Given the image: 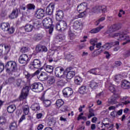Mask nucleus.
<instances>
[{"mask_svg":"<svg viewBox=\"0 0 130 130\" xmlns=\"http://www.w3.org/2000/svg\"><path fill=\"white\" fill-rule=\"evenodd\" d=\"M79 92L80 94H86L88 92V88L86 86H82L79 88Z\"/></svg>","mask_w":130,"mask_h":130,"instance_id":"7c9ffc66","label":"nucleus"},{"mask_svg":"<svg viewBox=\"0 0 130 130\" xmlns=\"http://www.w3.org/2000/svg\"><path fill=\"white\" fill-rule=\"evenodd\" d=\"M89 87L91 88V89H97L98 87V83L94 81H91L89 84Z\"/></svg>","mask_w":130,"mask_h":130,"instance_id":"473e14b6","label":"nucleus"},{"mask_svg":"<svg viewBox=\"0 0 130 130\" xmlns=\"http://www.w3.org/2000/svg\"><path fill=\"white\" fill-rule=\"evenodd\" d=\"M74 82L76 85H81V83L83 82V79L82 77L77 76L75 77Z\"/></svg>","mask_w":130,"mask_h":130,"instance_id":"b1692460","label":"nucleus"},{"mask_svg":"<svg viewBox=\"0 0 130 130\" xmlns=\"http://www.w3.org/2000/svg\"><path fill=\"white\" fill-rule=\"evenodd\" d=\"M111 115L112 117H116L117 116V114L115 111H113L111 113Z\"/></svg>","mask_w":130,"mask_h":130,"instance_id":"680f3d73","label":"nucleus"},{"mask_svg":"<svg viewBox=\"0 0 130 130\" xmlns=\"http://www.w3.org/2000/svg\"><path fill=\"white\" fill-rule=\"evenodd\" d=\"M21 10H23V11H26L25 12L26 14H30L32 10H35V5L29 4L25 7H21Z\"/></svg>","mask_w":130,"mask_h":130,"instance_id":"9d476101","label":"nucleus"},{"mask_svg":"<svg viewBox=\"0 0 130 130\" xmlns=\"http://www.w3.org/2000/svg\"><path fill=\"white\" fill-rule=\"evenodd\" d=\"M103 28H104V26H100L99 27L91 29L90 32L92 34L98 33V32H99V31H100L101 29H103Z\"/></svg>","mask_w":130,"mask_h":130,"instance_id":"72a5a7b5","label":"nucleus"},{"mask_svg":"<svg viewBox=\"0 0 130 130\" xmlns=\"http://www.w3.org/2000/svg\"><path fill=\"white\" fill-rule=\"evenodd\" d=\"M57 41L59 42H60V41H62V40H63V39H64V37H61V36H60L59 37H58L57 38Z\"/></svg>","mask_w":130,"mask_h":130,"instance_id":"69168bd1","label":"nucleus"},{"mask_svg":"<svg viewBox=\"0 0 130 130\" xmlns=\"http://www.w3.org/2000/svg\"><path fill=\"white\" fill-rule=\"evenodd\" d=\"M47 29H49V34H51L52 32L53 31V25H51V26H50L49 28H48Z\"/></svg>","mask_w":130,"mask_h":130,"instance_id":"13d9d810","label":"nucleus"},{"mask_svg":"<svg viewBox=\"0 0 130 130\" xmlns=\"http://www.w3.org/2000/svg\"><path fill=\"white\" fill-rule=\"evenodd\" d=\"M62 93L64 97H66V98H68V97H70L73 93H74V91H73V89L70 87L65 88L62 90Z\"/></svg>","mask_w":130,"mask_h":130,"instance_id":"ddd939ff","label":"nucleus"},{"mask_svg":"<svg viewBox=\"0 0 130 130\" xmlns=\"http://www.w3.org/2000/svg\"><path fill=\"white\" fill-rule=\"evenodd\" d=\"M107 127L108 129L109 130H114L113 129V124H110L109 123H102L101 127L103 128V127Z\"/></svg>","mask_w":130,"mask_h":130,"instance_id":"5701e85b","label":"nucleus"},{"mask_svg":"<svg viewBox=\"0 0 130 130\" xmlns=\"http://www.w3.org/2000/svg\"><path fill=\"white\" fill-rule=\"evenodd\" d=\"M75 75L76 73L75 72V71L72 70H68L67 74V78L68 79V80H71V79H73V78H74Z\"/></svg>","mask_w":130,"mask_h":130,"instance_id":"6ab92c4d","label":"nucleus"},{"mask_svg":"<svg viewBox=\"0 0 130 130\" xmlns=\"http://www.w3.org/2000/svg\"><path fill=\"white\" fill-rule=\"evenodd\" d=\"M22 110L23 112L24 113L25 115H28L29 114V106H28V104H27V101L25 100L22 103Z\"/></svg>","mask_w":130,"mask_h":130,"instance_id":"2eb2a0df","label":"nucleus"},{"mask_svg":"<svg viewBox=\"0 0 130 130\" xmlns=\"http://www.w3.org/2000/svg\"><path fill=\"white\" fill-rule=\"evenodd\" d=\"M28 93H29V86H26L22 89L21 94L20 96V100H25L28 96Z\"/></svg>","mask_w":130,"mask_h":130,"instance_id":"6e6552de","label":"nucleus"},{"mask_svg":"<svg viewBox=\"0 0 130 130\" xmlns=\"http://www.w3.org/2000/svg\"><path fill=\"white\" fill-rule=\"evenodd\" d=\"M52 23H53V18L47 17L43 20V25L46 29L50 28L51 25H52Z\"/></svg>","mask_w":130,"mask_h":130,"instance_id":"0eeeda50","label":"nucleus"},{"mask_svg":"<svg viewBox=\"0 0 130 130\" xmlns=\"http://www.w3.org/2000/svg\"><path fill=\"white\" fill-rule=\"evenodd\" d=\"M30 88L32 91L37 93L43 91V85L41 83H35L30 86Z\"/></svg>","mask_w":130,"mask_h":130,"instance_id":"20e7f679","label":"nucleus"},{"mask_svg":"<svg viewBox=\"0 0 130 130\" xmlns=\"http://www.w3.org/2000/svg\"><path fill=\"white\" fill-rule=\"evenodd\" d=\"M41 67V62L38 59H34L32 62L28 65L30 70H34V69H39Z\"/></svg>","mask_w":130,"mask_h":130,"instance_id":"423d86ee","label":"nucleus"},{"mask_svg":"<svg viewBox=\"0 0 130 130\" xmlns=\"http://www.w3.org/2000/svg\"><path fill=\"white\" fill-rule=\"evenodd\" d=\"M83 115H84V113H80L78 117H77V120H80L81 119H82L83 118Z\"/></svg>","mask_w":130,"mask_h":130,"instance_id":"0e129e2a","label":"nucleus"},{"mask_svg":"<svg viewBox=\"0 0 130 130\" xmlns=\"http://www.w3.org/2000/svg\"><path fill=\"white\" fill-rule=\"evenodd\" d=\"M96 48H102V47H101V45H102V44L101 43H98L95 44Z\"/></svg>","mask_w":130,"mask_h":130,"instance_id":"774afa93","label":"nucleus"},{"mask_svg":"<svg viewBox=\"0 0 130 130\" xmlns=\"http://www.w3.org/2000/svg\"><path fill=\"white\" fill-rule=\"evenodd\" d=\"M125 12L123 11V10H119V13L118 14V17H119V18L121 17L122 15H125Z\"/></svg>","mask_w":130,"mask_h":130,"instance_id":"3c124183","label":"nucleus"},{"mask_svg":"<svg viewBox=\"0 0 130 130\" xmlns=\"http://www.w3.org/2000/svg\"><path fill=\"white\" fill-rule=\"evenodd\" d=\"M69 35L70 38H71V39L73 38V37H75V34H74L73 32V31H71V30L69 31Z\"/></svg>","mask_w":130,"mask_h":130,"instance_id":"052dcab7","label":"nucleus"},{"mask_svg":"<svg viewBox=\"0 0 130 130\" xmlns=\"http://www.w3.org/2000/svg\"><path fill=\"white\" fill-rule=\"evenodd\" d=\"M6 72H16L17 71V63L13 61H9L6 64Z\"/></svg>","mask_w":130,"mask_h":130,"instance_id":"f03ea898","label":"nucleus"},{"mask_svg":"<svg viewBox=\"0 0 130 130\" xmlns=\"http://www.w3.org/2000/svg\"><path fill=\"white\" fill-rule=\"evenodd\" d=\"M34 29V26L31 24H26L24 27V30L26 32H32Z\"/></svg>","mask_w":130,"mask_h":130,"instance_id":"bb28decb","label":"nucleus"},{"mask_svg":"<svg viewBox=\"0 0 130 130\" xmlns=\"http://www.w3.org/2000/svg\"><path fill=\"white\" fill-rule=\"evenodd\" d=\"M86 11V12H89L90 9L88 8V4L86 3H82L77 7V11L78 12H81V11Z\"/></svg>","mask_w":130,"mask_h":130,"instance_id":"1a4fd4ad","label":"nucleus"},{"mask_svg":"<svg viewBox=\"0 0 130 130\" xmlns=\"http://www.w3.org/2000/svg\"><path fill=\"white\" fill-rule=\"evenodd\" d=\"M25 78H26L27 80H31V79H32V75H30L29 73H27V74L25 75Z\"/></svg>","mask_w":130,"mask_h":130,"instance_id":"e2e57ef3","label":"nucleus"},{"mask_svg":"<svg viewBox=\"0 0 130 130\" xmlns=\"http://www.w3.org/2000/svg\"><path fill=\"white\" fill-rule=\"evenodd\" d=\"M63 73H64V69L62 67H57L55 69V75L57 78L62 77Z\"/></svg>","mask_w":130,"mask_h":130,"instance_id":"9b49d317","label":"nucleus"},{"mask_svg":"<svg viewBox=\"0 0 130 130\" xmlns=\"http://www.w3.org/2000/svg\"><path fill=\"white\" fill-rule=\"evenodd\" d=\"M121 80V75H116L114 77V81L115 82H119Z\"/></svg>","mask_w":130,"mask_h":130,"instance_id":"c03bdc74","label":"nucleus"},{"mask_svg":"<svg viewBox=\"0 0 130 130\" xmlns=\"http://www.w3.org/2000/svg\"><path fill=\"white\" fill-rule=\"evenodd\" d=\"M36 117H37V119H41V118H42V117H43V114H42L41 113H38L36 115Z\"/></svg>","mask_w":130,"mask_h":130,"instance_id":"864d4df0","label":"nucleus"},{"mask_svg":"<svg viewBox=\"0 0 130 130\" xmlns=\"http://www.w3.org/2000/svg\"><path fill=\"white\" fill-rule=\"evenodd\" d=\"M102 51H103V49H100L98 50L95 51L93 52L94 56H98V55H99L101 53V52H102Z\"/></svg>","mask_w":130,"mask_h":130,"instance_id":"37998d69","label":"nucleus"},{"mask_svg":"<svg viewBox=\"0 0 130 130\" xmlns=\"http://www.w3.org/2000/svg\"><path fill=\"white\" fill-rule=\"evenodd\" d=\"M41 45H37L36 47V51L37 52H41Z\"/></svg>","mask_w":130,"mask_h":130,"instance_id":"603ef678","label":"nucleus"},{"mask_svg":"<svg viewBox=\"0 0 130 130\" xmlns=\"http://www.w3.org/2000/svg\"><path fill=\"white\" fill-rule=\"evenodd\" d=\"M90 43L93 46H95L97 44V39H92L90 41Z\"/></svg>","mask_w":130,"mask_h":130,"instance_id":"de8ad7c7","label":"nucleus"},{"mask_svg":"<svg viewBox=\"0 0 130 130\" xmlns=\"http://www.w3.org/2000/svg\"><path fill=\"white\" fill-rule=\"evenodd\" d=\"M63 104H64V102H63L62 99L57 100L55 103L57 108H60V107H61Z\"/></svg>","mask_w":130,"mask_h":130,"instance_id":"cd10ccee","label":"nucleus"},{"mask_svg":"<svg viewBox=\"0 0 130 130\" xmlns=\"http://www.w3.org/2000/svg\"><path fill=\"white\" fill-rule=\"evenodd\" d=\"M72 57H73V55L71 54V53H68L66 55V58H67V59H71Z\"/></svg>","mask_w":130,"mask_h":130,"instance_id":"338daca9","label":"nucleus"},{"mask_svg":"<svg viewBox=\"0 0 130 130\" xmlns=\"http://www.w3.org/2000/svg\"><path fill=\"white\" fill-rule=\"evenodd\" d=\"M59 22L62 31H63V30H65V29H67L68 24H67V22H66V21L59 20Z\"/></svg>","mask_w":130,"mask_h":130,"instance_id":"393cba45","label":"nucleus"},{"mask_svg":"<svg viewBox=\"0 0 130 130\" xmlns=\"http://www.w3.org/2000/svg\"><path fill=\"white\" fill-rule=\"evenodd\" d=\"M9 34H13L14 32H15V28H14V26H11L10 28H8V30H6Z\"/></svg>","mask_w":130,"mask_h":130,"instance_id":"49530a36","label":"nucleus"},{"mask_svg":"<svg viewBox=\"0 0 130 130\" xmlns=\"http://www.w3.org/2000/svg\"><path fill=\"white\" fill-rule=\"evenodd\" d=\"M107 71H108V68H107L104 70L95 69V76H101L102 77H104V76H106V72H107Z\"/></svg>","mask_w":130,"mask_h":130,"instance_id":"4468645a","label":"nucleus"},{"mask_svg":"<svg viewBox=\"0 0 130 130\" xmlns=\"http://www.w3.org/2000/svg\"><path fill=\"white\" fill-rule=\"evenodd\" d=\"M63 18V12L61 10L57 11L56 14V19L57 21H61V19Z\"/></svg>","mask_w":130,"mask_h":130,"instance_id":"a211bd4d","label":"nucleus"},{"mask_svg":"<svg viewBox=\"0 0 130 130\" xmlns=\"http://www.w3.org/2000/svg\"><path fill=\"white\" fill-rule=\"evenodd\" d=\"M56 29L58 31H62L61 27L60 26V24H59V21L56 23Z\"/></svg>","mask_w":130,"mask_h":130,"instance_id":"8fccbe9b","label":"nucleus"},{"mask_svg":"<svg viewBox=\"0 0 130 130\" xmlns=\"http://www.w3.org/2000/svg\"><path fill=\"white\" fill-rule=\"evenodd\" d=\"M31 108L34 111H38V110H40V106L39 104H34L31 105Z\"/></svg>","mask_w":130,"mask_h":130,"instance_id":"2f4dec72","label":"nucleus"},{"mask_svg":"<svg viewBox=\"0 0 130 130\" xmlns=\"http://www.w3.org/2000/svg\"><path fill=\"white\" fill-rule=\"evenodd\" d=\"M87 13H88V11H86L85 10L84 12L79 13L78 15V16L76 17V19H78L79 18H83V17H86V15H87Z\"/></svg>","mask_w":130,"mask_h":130,"instance_id":"c9c22d12","label":"nucleus"},{"mask_svg":"<svg viewBox=\"0 0 130 130\" xmlns=\"http://www.w3.org/2000/svg\"><path fill=\"white\" fill-rule=\"evenodd\" d=\"M42 37H43V36L42 35V34H37L34 35V40H40V39H41V38H42Z\"/></svg>","mask_w":130,"mask_h":130,"instance_id":"4c0bfd02","label":"nucleus"},{"mask_svg":"<svg viewBox=\"0 0 130 130\" xmlns=\"http://www.w3.org/2000/svg\"><path fill=\"white\" fill-rule=\"evenodd\" d=\"M19 14V11L17 9L13 10L11 14L9 15L10 19H16L17 18Z\"/></svg>","mask_w":130,"mask_h":130,"instance_id":"aec40b11","label":"nucleus"},{"mask_svg":"<svg viewBox=\"0 0 130 130\" xmlns=\"http://www.w3.org/2000/svg\"><path fill=\"white\" fill-rule=\"evenodd\" d=\"M35 17L38 19H41L44 17V10L42 9H38L35 14Z\"/></svg>","mask_w":130,"mask_h":130,"instance_id":"dca6fc26","label":"nucleus"},{"mask_svg":"<svg viewBox=\"0 0 130 130\" xmlns=\"http://www.w3.org/2000/svg\"><path fill=\"white\" fill-rule=\"evenodd\" d=\"M115 45H119V42L116 41L110 43H107L104 45L103 46H102L103 50H104V49H110L111 47H112V46H114Z\"/></svg>","mask_w":130,"mask_h":130,"instance_id":"f8f14e48","label":"nucleus"},{"mask_svg":"<svg viewBox=\"0 0 130 130\" xmlns=\"http://www.w3.org/2000/svg\"><path fill=\"white\" fill-rule=\"evenodd\" d=\"M73 27L75 30H78L82 27V22L78 20L74 21L73 24Z\"/></svg>","mask_w":130,"mask_h":130,"instance_id":"412c9836","label":"nucleus"},{"mask_svg":"<svg viewBox=\"0 0 130 130\" xmlns=\"http://www.w3.org/2000/svg\"><path fill=\"white\" fill-rule=\"evenodd\" d=\"M1 28L3 31H7L10 28V24L8 22H3L1 24Z\"/></svg>","mask_w":130,"mask_h":130,"instance_id":"4be33fe9","label":"nucleus"},{"mask_svg":"<svg viewBox=\"0 0 130 130\" xmlns=\"http://www.w3.org/2000/svg\"><path fill=\"white\" fill-rule=\"evenodd\" d=\"M55 123V120L53 118H51L49 119V121L48 122V125L49 126H52Z\"/></svg>","mask_w":130,"mask_h":130,"instance_id":"ea45409f","label":"nucleus"},{"mask_svg":"<svg viewBox=\"0 0 130 130\" xmlns=\"http://www.w3.org/2000/svg\"><path fill=\"white\" fill-rule=\"evenodd\" d=\"M22 53H25L29 51V48L28 47H22L20 50Z\"/></svg>","mask_w":130,"mask_h":130,"instance_id":"a19ab883","label":"nucleus"},{"mask_svg":"<svg viewBox=\"0 0 130 130\" xmlns=\"http://www.w3.org/2000/svg\"><path fill=\"white\" fill-rule=\"evenodd\" d=\"M5 69V65L2 62H0V74L3 72Z\"/></svg>","mask_w":130,"mask_h":130,"instance_id":"6e6d98bb","label":"nucleus"},{"mask_svg":"<svg viewBox=\"0 0 130 130\" xmlns=\"http://www.w3.org/2000/svg\"><path fill=\"white\" fill-rule=\"evenodd\" d=\"M105 20V17H102L101 18H100L98 21H96L95 23V25L96 26H98L99 24H100L101 22H103Z\"/></svg>","mask_w":130,"mask_h":130,"instance_id":"a18cd8bd","label":"nucleus"},{"mask_svg":"<svg viewBox=\"0 0 130 130\" xmlns=\"http://www.w3.org/2000/svg\"><path fill=\"white\" fill-rule=\"evenodd\" d=\"M16 110V106L11 105L7 107V111L9 113H13Z\"/></svg>","mask_w":130,"mask_h":130,"instance_id":"c756f323","label":"nucleus"},{"mask_svg":"<svg viewBox=\"0 0 130 130\" xmlns=\"http://www.w3.org/2000/svg\"><path fill=\"white\" fill-rule=\"evenodd\" d=\"M57 85H58V86H62V85H63V81L61 80H58L57 82Z\"/></svg>","mask_w":130,"mask_h":130,"instance_id":"bf43d9fd","label":"nucleus"},{"mask_svg":"<svg viewBox=\"0 0 130 130\" xmlns=\"http://www.w3.org/2000/svg\"><path fill=\"white\" fill-rule=\"evenodd\" d=\"M93 116H95V114H94V109L90 108L89 110L88 118H91V117H93Z\"/></svg>","mask_w":130,"mask_h":130,"instance_id":"e433bc0d","label":"nucleus"},{"mask_svg":"<svg viewBox=\"0 0 130 130\" xmlns=\"http://www.w3.org/2000/svg\"><path fill=\"white\" fill-rule=\"evenodd\" d=\"M51 105V102L50 100H45L44 101V105L45 107H49Z\"/></svg>","mask_w":130,"mask_h":130,"instance_id":"79ce46f5","label":"nucleus"},{"mask_svg":"<svg viewBox=\"0 0 130 130\" xmlns=\"http://www.w3.org/2000/svg\"><path fill=\"white\" fill-rule=\"evenodd\" d=\"M44 70L47 73H52L53 72V67L49 65L45 66L44 67Z\"/></svg>","mask_w":130,"mask_h":130,"instance_id":"c85d7f7f","label":"nucleus"},{"mask_svg":"<svg viewBox=\"0 0 130 130\" xmlns=\"http://www.w3.org/2000/svg\"><path fill=\"white\" fill-rule=\"evenodd\" d=\"M54 10V4H50L46 8V14L52 15Z\"/></svg>","mask_w":130,"mask_h":130,"instance_id":"f3484780","label":"nucleus"},{"mask_svg":"<svg viewBox=\"0 0 130 130\" xmlns=\"http://www.w3.org/2000/svg\"><path fill=\"white\" fill-rule=\"evenodd\" d=\"M48 83H49L50 85H52L54 84V83H55V78H54V77L50 76L48 77Z\"/></svg>","mask_w":130,"mask_h":130,"instance_id":"f704fd0d","label":"nucleus"},{"mask_svg":"<svg viewBox=\"0 0 130 130\" xmlns=\"http://www.w3.org/2000/svg\"><path fill=\"white\" fill-rule=\"evenodd\" d=\"M121 87L123 89H128L130 87V82L126 80L123 81L122 82Z\"/></svg>","mask_w":130,"mask_h":130,"instance_id":"a878e982","label":"nucleus"},{"mask_svg":"<svg viewBox=\"0 0 130 130\" xmlns=\"http://www.w3.org/2000/svg\"><path fill=\"white\" fill-rule=\"evenodd\" d=\"M109 90L112 92V93H115V86L113 85H112L109 86Z\"/></svg>","mask_w":130,"mask_h":130,"instance_id":"09e8293b","label":"nucleus"},{"mask_svg":"<svg viewBox=\"0 0 130 130\" xmlns=\"http://www.w3.org/2000/svg\"><path fill=\"white\" fill-rule=\"evenodd\" d=\"M17 122H12L10 125V128L11 130L16 129L17 128Z\"/></svg>","mask_w":130,"mask_h":130,"instance_id":"58836bf2","label":"nucleus"},{"mask_svg":"<svg viewBox=\"0 0 130 130\" xmlns=\"http://www.w3.org/2000/svg\"><path fill=\"white\" fill-rule=\"evenodd\" d=\"M35 74L37 75L38 78L40 81H46L48 79V75L44 72H40L39 70H38Z\"/></svg>","mask_w":130,"mask_h":130,"instance_id":"39448f33","label":"nucleus"},{"mask_svg":"<svg viewBox=\"0 0 130 130\" xmlns=\"http://www.w3.org/2000/svg\"><path fill=\"white\" fill-rule=\"evenodd\" d=\"M120 28V26L118 24H113L109 27L108 30L107 31V33L109 34L110 37H119L118 40L120 41H122L124 40H127L128 41V38L129 37L128 35L126 34L125 31H121L119 32H116L114 34H111L113 32H115V31H117V30H119Z\"/></svg>","mask_w":130,"mask_h":130,"instance_id":"f257e3e1","label":"nucleus"},{"mask_svg":"<svg viewBox=\"0 0 130 130\" xmlns=\"http://www.w3.org/2000/svg\"><path fill=\"white\" fill-rule=\"evenodd\" d=\"M9 84H12V83H14L15 82V78L13 77H11L8 79V80Z\"/></svg>","mask_w":130,"mask_h":130,"instance_id":"4d7b16f0","label":"nucleus"},{"mask_svg":"<svg viewBox=\"0 0 130 130\" xmlns=\"http://www.w3.org/2000/svg\"><path fill=\"white\" fill-rule=\"evenodd\" d=\"M31 59V55H28L26 54H22L20 55L18 58L19 62L21 64H27Z\"/></svg>","mask_w":130,"mask_h":130,"instance_id":"7ed1b4c3","label":"nucleus"},{"mask_svg":"<svg viewBox=\"0 0 130 130\" xmlns=\"http://www.w3.org/2000/svg\"><path fill=\"white\" fill-rule=\"evenodd\" d=\"M47 51V48L45 46H42L41 52H46Z\"/></svg>","mask_w":130,"mask_h":130,"instance_id":"5fc2aeb1","label":"nucleus"}]
</instances>
